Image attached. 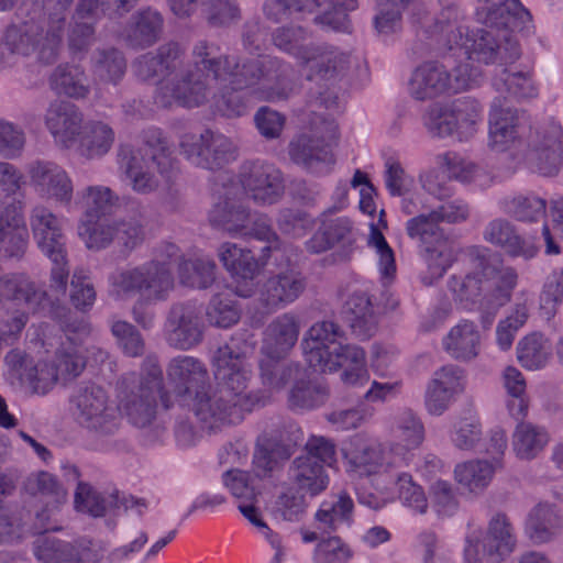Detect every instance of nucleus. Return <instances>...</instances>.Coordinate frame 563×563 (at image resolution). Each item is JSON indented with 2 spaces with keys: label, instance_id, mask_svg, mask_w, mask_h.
Listing matches in <instances>:
<instances>
[{
  "label": "nucleus",
  "instance_id": "obj_28",
  "mask_svg": "<svg viewBox=\"0 0 563 563\" xmlns=\"http://www.w3.org/2000/svg\"><path fill=\"white\" fill-rule=\"evenodd\" d=\"M483 238L487 243L500 249L506 255L525 261L534 258L540 250L536 236L520 235L510 221L501 218L487 223Z\"/></svg>",
  "mask_w": 563,
  "mask_h": 563
},
{
  "label": "nucleus",
  "instance_id": "obj_13",
  "mask_svg": "<svg viewBox=\"0 0 563 563\" xmlns=\"http://www.w3.org/2000/svg\"><path fill=\"white\" fill-rule=\"evenodd\" d=\"M120 175L137 195H151L168 190L178 175L174 158L164 154L147 157L141 148L122 144L117 152Z\"/></svg>",
  "mask_w": 563,
  "mask_h": 563
},
{
  "label": "nucleus",
  "instance_id": "obj_38",
  "mask_svg": "<svg viewBox=\"0 0 563 563\" xmlns=\"http://www.w3.org/2000/svg\"><path fill=\"white\" fill-rule=\"evenodd\" d=\"M523 530L533 544H547L562 532L563 517L556 506L540 503L529 511Z\"/></svg>",
  "mask_w": 563,
  "mask_h": 563
},
{
  "label": "nucleus",
  "instance_id": "obj_8",
  "mask_svg": "<svg viewBox=\"0 0 563 563\" xmlns=\"http://www.w3.org/2000/svg\"><path fill=\"white\" fill-rule=\"evenodd\" d=\"M78 333L81 338L88 335L89 325L86 321L65 324L64 339H59L54 346L53 355L46 350V358L36 363L20 349L7 353L3 363L7 377L12 384L26 385L33 394L46 395L58 380L67 382L79 376L85 368V360L79 345L73 341L70 334Z\"/></svg>",
  "mask_w": 563,
  "mask_h": 563
},
{
  "label": "nucleus",
  "instance_id": "obj_57",
  "mask_svg": "<svg viewBox=\"0 0 563 563\" xmlns=\"http://www.w3.org/2000/svg\"><path fill=\"white\" fill-rule=\"evenodd\" d=\"M206 317L210 325L228 329L236 324L241 318V309L235 296L229 291L217 292L206 308Z\"/></svg>",
  "mask_w": 563,
  "mask_h": 563
},
{
  "label": "nucleus",
  "instance_id": "obj_18",
  "mask_svg": "<svg viewBox=\"0 0 563 563\" xmlns=\"http://www.w3.org/2000/svg\"><path fill=\"white\" fill-rule=\"evenodd\" d=\"M514 528L504 514H496L488 522L487 531L472 529L465 537L463 563H483L484 559L498 563L516 549Z\"/></svg>",
  "mask_w": 563,
  "mask_h": 563
},
{
  "label": "nucleus",
  "instance_id": "obj_58",
  "mask_svg": "<svg viewBox=\"0 0 563 563\" xmlns=\"http://www.w3.org/2000/svg\"><path fill=\"white\" fill-rule=\"evenodd\" d=\"M280 358H264L260 363L262 384L271 393L282 391L291 379H297L300 365L283 363Z\"/></svg>",
  "mask_w": 563,
  "mask_h": 563
},
{
  "label": "nucleus",
  "instance_id": "obj_40",
  "mask_svg": "<svg viewBox=\"0 0 563 563\" xmlns=\"http://www.w3.org/2000/svg\"><path fill=\"white\" fill-rule=\"evenodd\" d=\"M389 489L393 503L399 501L402 507L417 515H424L429 509V501L424 488L407 471L394 474L390 471Z\"/></svg>",
  "mask_w": 563,
  "mask_h": 563
},
{
  "label": "nucleus",
  "instance_id": "obj_51",
  "mask_svg": "<svg viewBox=\"0 0 563 563\" xmlns=\"http://www.w3.org/2000/svg\"><path fill=\"white\" fill-rule=\"evenodd\" d=\"M345 351L338 357V371L341 382L350 387H363L371 378L366 363V353L363 347L356 344H347Z\"/></svg>",
  "mask_w": 563,
  "mask_h": 563
},
{
  "label": "nucleus",
  "instance_id": "obj_56",
  "mask_svg": "<svg viewBox=\"0 0 563 563\" xmlns=\"http://www.w3.org/2000/svg\"><path fill=\"white\" fill-rule=\"evenodd\" d=\"M91 70L97 80L117 85L125 74L126 60L117 48L97 49L91 56Z\"/></svg>",
  "mask_w": 563,
  "mask_h": 563
},
{
  "label": "nucleus",
  "instance_id": "obj_5",
  "mask_svg": "<svg viewBox=\"0 0 563 563\" xmlns=\"http://www.w3.org/2000/svg\"><path fill=\"white\" fill-rule=\"evenodd\" d=\"M487 146L496 153H522L529 168L543 176H554L563 168V129L548 119L532 124L523 110L495 97L488 110Z\"/></svg>",
  "mask_w": 563,
  "mask_h": 563
},
{
  "label": "nucleus",
  "instance_id": "obj_42",
  "mask_svg": "<svg viewBox=\"0 0 563 563\" xmlns=\"http://www.w3.org/2000/svg\"><path fill=\"white\" fill-rule=\"evenodd\" d=\"M330 387L322 379H302L294 382L288 391V406L300 412L317 410L330 399Z\"/></svg>",
  "mask_w": 563,
  "mask_h": 563
},
{
  "label": "nucleus",
  "instance_id": "obj_20",
  "mask_svg": "<svg viewBox=\"0 0 563 563\" xmlns=\"http://www.w3.org/2000/svg\"><path fill=\"white\" fill-rule=\"evenodd\" d=\"M344 331L333 321L314 322L305 333L301 349L308 365L321 373L338 372L339 355L349 343H344Z\"/></svg>",
  "mask_w": 563,
  "mask_h": 563
},
{
  "label": "nucleus",
  "instance_id": "obj_31",
  "mask_svg": "<svg viewBox=\"0 0 563 563\" xmlns=\"http://www.w3.org/2000/svg\"><path fill=\"white\" fill-rule=\"evenodd\" d=\"M316 136L299 135L289 144L291 161L312 174H327L334 164L330 146L324 142L323 130Z\"/></svg>",
  "mask_w": 563,
  "mask_h": 563
},
{
  "label": "nucleus",
  "instance_id": "obj_55",
  "mask_svg": "<svg viewBox=\"0 0 563 563\" xmlns=\"http://www.w3.org/2000/svg\"><path fill=\"white\" fill-rule=\"evenodd\" d=\"M352 511V498L347 494L341 493L321 503L316 512V520L324 529L335 531L343 526H350Z\"/></svg>",
  "mask_w": 563,
  "mask_h": 563
},
{
  "label": "nucleus",
  "instance_id": "obj_62",
  "mask_svg": "<svg viewBox=\"0 0 563 563\" xmlns=\"http://www.w3.org/2000/svg\"><path fill=\"white\" fill-rule=\"evenodd\" d=\"M368 246L376 257V267L384 285L390 284L397 273L395 253L383 233L372 223L368 236Z\"/></svg>",
  "mask_w": 563,
  "mask_h": 563
},
{
  "label": "nucleus",
  "instance_id": "obj_44",
  "mask_svg": "<svg viewBox=\"0 0 563 563\" xmlns=\"http://www.w3.org/2000/svg\"><path fill=\"white\" fill-rule=\"evenodd\" d=\"M48 81L51 89L58 96L80 100L90 93L87 75L78 65H58L51 74Z\"/></svg>",
  "mask_w": 563,
  "mask_h": 563
},
{
  "label": "nucleus",
  "instance_id": "obj_19",
  "mask_svg": "<svg viewBox=\"0 0 563 563\" xmlns=\"http://www.w3.org/2000/svg\"><path fill=\"white\" fill-rule=\"evenodd\" d=\"M357 0H266L264 13L267 19L280 22L290 18L295 12H314L317 24L328 26L335 31L347 30V11L355 10Z\"/></svg>",
  "mask_w": 563,
  "mask_h": 563
},
{
  "label": "nucleus",
  "instance_id": "obj_63",
  "mask_svg": "<svg viewBox=\"0 0 563 563\" xmlns=\"http://www.w3.org/2000/svg\"><path fill=\"white\" fill-rule=\"evenodd\" d=\"M74 0H42L41 8L35 7L32 14H36L37 19L46 26L48 31H53L63 42L66 25V19Z\"/></svg>",
  "mask_w": 563,
  "mask_h": 563
},
{
  "label": "nucleus",
  "instance_id": "obj_3",
  "mask_svg": "<svg viewBox=\"0 0 563 563\" xmlns=\"http://www.w3.org/2000/svg\"><path fill=\"white\" fill-rule=\"evenodd\" d=\"M254 347L247 332H236L213 352L211 367L218 388L212 393L203 389L190 399L191 411L203 429L236 424L265 404L261 390L250 389Z\"/></svg>",
  "mask_w": 563,
  "mask_h": 563
},
{
  "label": "nucleus",
  "instance_id": "obj_16",
  "mask_svg": "<svg viewBox=\"0 0 563 563\" xmlns=\"http://www.w3.org/2000/svg\"><path fill=\"white\" fill-rule=\"evenodd\" d=\"M483 122V107L471 97L449 103H435L423 115V125L435 137L455 136L460 141L472 139Z\"/></svg>",
  "mask_w": 563,
  "mask_h": 563
},
{
  "label": "nucleus",
  "instance_id": "obj_45",
  "mask_svg": "<svg viewBox=\"0 0 563 563\" xmlns=\"http://www.w3.org/2000/svg\"><path fill=\"white\" fill-rule=\"evenodd\" d=\"M346 473L351 477H366L372 481V488L357 487L355 489L357 500L361 505L377 510L393 503V495L389 489L390 471L384 470L373 474H361L352 471L349 459L343 454Z\"/></svg>",
  "mask_w": 563,
  "mask_h": 563
},
{
  "label": "nucleus",
  "instance_id": "obj_27",
  "mask_svg": "<svg viewBox=\"0 0 563 563\" xmlns=\"http://www.w3.org/2000/svg\"><path fill=\"white\" fill-rule=\"evenodd\" d=\"M44 124L54 143L60 148L68 150L76 145L84 117L74 103L54 100L45 111Z\"/></svg>",
  "mask_w": 563,
  "mask_h": 563
},
{
  "label": "nucleus",
  "instance_id": "obj_32",
  "mask_svg": "<svg viewBox=\"0 0 563 563\" xmlns=\"http://www.w3.org/2000/svg\"><path fill=\"white\" fill-rule=\"evenodd\" d=\"M30 234L23 213L13 203L0 201V251L5 258L21 260L29 247Z\"/></svg>",
  "mask_w": 563,
  "mask_h": 563
},
{
  "label": "nucleus",
  "instance_id": "obj_6",
  "mask_svg": "<svg viewBox=\"0 0 563 563\" xmlns=\"http://www.w3.org/2000/svg\"><path fill=\"white\" fill-rule=\"evenodd\" d=\"M178 257V247L168 243L162 254L141 264L117 266L108 275V294L114 300H131L134 321L143 329L154 325L155 313L148 306L166 301L175 288L172 262Z\"/></svg>",
  "mask_w": 563,
  "mask_h": 563
},
{
  "label": "nucleus",
  "instance_id": "obj_47",
  "mask_svg": "<svg viewBox=\"0 0 563 563\" xmlns=\"http://www.w3.org/2000/svg\"><path fill=\"white\" fill-rule=\"evenodd\" d=\"M289 476L297 487L311 496H317L327 489L329 475L324 467L310 456H297L289 468Z\"/></svg>",
  "mask_w": 563,
  "mask_h": 563
},
{
  "label": "nucleus",
  "instance_id": "obj_60",
  "mask_svg": "<svg viewBox=\"0 0 563 563\" xmlns=\"http://www.w3.org/2000/svg\"><path fill=\"white\" fill-rule=\"evenodd\" d=\"M78 235L89 250H102L115 240V222L100 219H80Z\"/></svg>",
  "mask_w": 563,
  "mask_h": 563
},
{
  "label": "nucleus",
  "instance_id": "obj_1",
  "mask_svg": "<svg viewBox=\"0 0 563 563\" xmlns=\"http://www.w3.org/2000/svg\"><path fill=\"white\" fill-rule=\"evenodd\" d=\"M217 52L216 45L199 41L191 63L185 64L184 49L172 42L155 55H142L133 67L143 80L158 78L154 102L162 108H195L209 102L214 111L234 118L247 112L246 97L274 102L291 95L289 64L269 56L241 64L235 57H217Z\"/></svg>",
  "mask_w": 563,
  "mask_h": 563
},
{
  "label": "nucleus",
  "instance_id": "obj_15",
  "mask_svg": "<svg viewBox=\"0 0 563 563\" xmlns=\"http://www.w3.org/2000/svg\"><path fill=\"white\" fill-rule=\"evenodd\" d=\"M407 235L418 243L427 272L422 276L424 285H432L451 267L454 254L449 240L437 219V213L429 210L419 213L406 222Z\"/></svg>",
  "mask_w": 563,
  "mask_h": 563
},
{
  "label": "nucleus",
  "instance_id": "obj_61",
  "mask_svg": "<svg viewBox=\"0 0 563 563\" xmlns=\"http://www.w3.org/2000/svg\"><path fill=\"white\" fill-rule=\"evenodd\" d=\"M222 484L236 504L257 501L261 494L257 476L246 471L229 470L222 475Z\"/></svg>",
  "mask_w": 563,
  "mask_h": 563
},
{
  "label": "nucleus",
  "instance_id": "obj_22",
  "mask_svg": "<svg viewBox=\"0 0 563 563\" xmlns=\"http://www.w3.org/2000/svg\"><path fill=\"white\" fill-rule=\"evenodd\" d=\"M13 302L27 312L59 318L63 307L55 305L47 297V291L36 285L24 272H11L0 278V303Z\"/></svg>",
  "mask_w": 563,
  "mask_h": 563
},
{
  "label": "nucleus",
  "instance_id": "obj_52",
  "mask_svg": "<svg viewBox=\"0 0 563 563\" xmlns=\"http://www.w3.org/2000/svg\"><path fill=\"white\" fill-rule=\"evenodd\" d=\"M346 318L353 333L360 339L372 336L376 330L377 320L365 292H354L346 301Z\"/></svg>",
  "mask_w": 563,
  "mask_h": 563
},
{
  "label": "nucleus",
  "instance_id": "obj_10",
  "mask_svg": "<svg viewBox=\"0 0 563 563\" xmlns=\"http://www.w3.org/2000/svg\"><path fill=\"white\" fill-rule=\"evenodd\" d=\"M518 274L511 267L500 271L484 268L463 278L452 276L449 289L466 310H487L492 316L483 318L484 327H489L495 312L507 303L517 286Z\"/></svg>",
  "mask_w": 563,
  "mask_h": 563
},
{
  "label": "nucleus",
  "instance_id": "obj_59",
  "mask_svg": "<svg viewBox=\"0 0 563 563\" xmlns=\"http://www.w3.org/2000/svg\"><path fill=\"white\" fill-rule=\"evenodd\" d=\"M551 355V344L541 333H531L521 339L517 345V358L527 369L543 367Z\"/></svg>",
  "mask_w": 563,
  "mask_h": 563
},
{
  "label": "nucleus",
  "instance_id": "obj_36",
  "mask_svg": "<svg viewBox=\"0 0 563 563\" xmlns=\"http://www.w3.org/2000/svg\"><path fill=\"white\" fill-rule=\"evenodd\" d=\"M504 466L501 459L474 457L457 463L453 475L455 482L472 495L483 494L493 483L496 473Z\"/></svg>",
  "mask_w": 563,
  "mask_h": 563
},
{
  "label": "nucleus",
  "instance_id": "obj_29",
  "mask_svg": "<svg viewBox=\"0 0 563 563\" xmlns=\"http://www.w3.org/2000/svg\"><path fill=\"white\" fill-rule=\"evenodd\" d=\"M300 329V318L292 311L273 318L263 331V355L268 358H284L296 345Z\"/></svg>",
  "mask_w": 563,
  "mask_h": 563
},
{
  "label": "nucleus",
  "instance_id": "obj_41",
  "mask_svg": "<svg viewBox=\"0 0 563 563\" xmlns=\"http://www.w3.org/2000/svg\"><path fill=\"white\" fill-rule=\"evenodd\" d=\"M218 256L232 276L251 283L258 275L261 268L267 264L263 263L262 256L256 260L251 250L231 242L220 245Z\"/></svg>",
  "mask_w": 563,
  "mask_h": 563
},
{
  "label": "nucleus",
  "instance_id": "obj_9",
  "mask_svg": "<svg viewBox=\"0 0 563 563\" xmlns=\"http://www.w3.org/2000/svg\"><path fill=\"white\" fill-rule=\"evenodd\" d=\"M301 26L277 27L271 35L273 45L296 58L306 77L317 86V100L325 109L338 108L336 84L349 68V55L328 44H311Z\"/></svg>",
  "mask_w": 563,
  "mask_h": 563
},
{
  "label": "nucleus",
  "instance_id": "obj_25",
  "mask_svg": "<svg viewBox=\"0 0 563 563\" xmlns=\"http://www.w3.org/2000/svg\"><path fill=\"white\" fill-rule=\"evenodd\" d=\"M234 187L225 185L214 191L213 203L208 212L211 227L227 232L233 238H241L252 217V209L234 197Z\"/></svg>",
  "mask_w": 563,
  "mask_h": 563
},
{
  "label": "nucleus",
  "instance_id": "obj_4",
  "mask_svg": "<svg viewBox=\"0 0 563 563\" xmlns=\"http://www.w3.org/2000/svg\"><path fill=\"white\" fill-rule=\"evenodd\" d=\"M166 379L164 386L155 354L144 357L139 372H128L119 378L118 397L130 423L137 428L151 426L156 416V393L165 409L188 405L189 399L208 386L209 372L200 358L181 354L167 363Z\"/></svg>",
  "mask_w": 563,
  "mask_h": 563
},
{
  "label": "nucleus",
  "instance_id": "obj_12",
  "mask_svg": "<svg viewBox=\"0 0 563 563\" xmlns=\"http://www.w3.org/2000/svg\"><path fill=\"white\" fill-rule=\"evenodd\" d=\"M482 80V71L470 63L454 66L451 73L444 64L428 60L412 70L407 90L415 100L426 101L473 89L479 86Z\"/></svg>",
  "mask_w": 563,
  "mask_h": 563
},
{
  "label": "nucleus",
  "instance_id": "obj_48",
  "mask_svg": "<svg viewBox=\"0 0 563 563\" xmlns=\"http://www.w3.org/2000/svg\"><path fill=\"white\" fill-rule=\"evenodd\" d=\"M120 197L110 187L90 185L77 192V201L84 209L80 219H100L119 206Z\"/></svg>",
  "mask_w": 563,
  "mask_h": 563
},
{
  "label": "nucleus",
  "instance_id": "obj_14",
  "mask_svg": "<svg viewBox=\"0 0 563 563\" xmlns=\"http://www.w3.org/2000/svg\"><path fill=\"white\" fill-rule=\"evenodd\" d=\"M29 14L27 20L8 26L0 38L1 66H13L18 57L31 54H35L44 64H52L57 59L63 42L53 31L46 29L36 14Z\"/></svg>",
  "mask_w": 563,
  "mask_h": 563
},
{
  "label": "nucleus",
  "instance_id": "obj_24",
  "mask_svg": "<svg viewBox=\"0 0 563 563\" xmlns=\"http://www.w3.org/2000/svg\"><path fill=\"white\" fill-rule=\"evenodd\" d=\"M26 174L34 194L44 201L70 209L74 180L60 165L51 161H35L27 165Z\"/></svg>",
  "mask_w": 563,
  "mask_h": 563
},
{
  "label": "nucleus",
  "instance_id": "obj_49",
  "mask_svg": "<svg viewBox=\"0 0 563 563\" xmlns=\"http://www.w3.org/2000/svg\"><path fill=\"white\" fill-rule=\"evenodd\" d=\"M241 238H252L269 243L262 250L263 263H268L271 257L277 261L279 255H285L288 252L287 246L280 242L277 233L274 231L268 214L257 210H252V217Z\"/></svg>",
  "mask_w": 563,
  "mask_h": 563
},
{
  "label": "nucleus",
  "instance_id": "obj_37",
  "mask_svg": "<svg viewBox=\"0 0 563 563\" xmlns=\"http://www.w3.org/2000/svg\"><path fill=\"white\" fill-rule=\"evenodd\" d=\"M443 350L455 361L471 362L482 350V333L474 321L461 319L442 339Z\"/></svg>",
  "mask_w": 563,
  "mask_h": 563
},
{
  "label": "nucleus",
  "instance_id": "obj_2",
  "mask_svg": "<svg viewBox=\"0 0 563 563\" xmlns=\"http://www.w3.org/2000/svg\"><path fill=\"white\" fill-rule=\"evenodd\" d=\"M476 16L487 29L470 34L456 7L444 8L435 19H419L418 36L443 58H465L479 64L511 65L520 57L514 33L531 22L530 12L519 0H478Z\"/></svg>",
  "mask_w": 563,
  "mask_h": 563
},
{
  "label": "nucleus",
  "instance_id": "obj_35",
  "mask_svg": "<svg viewBox=\"0 0 563 563\" xmlns=\"http://www.w3.org/2000/svg\"><path fill=\"white\" fill-rule=\"evenodd\" d=\"M437 163L444 169L450 180H456L471 189L483 190L494 184L495 177L488 168L455 152L439 155Z\"/></svg>",
  "mask_w": 563,
  "mask_h": 563
},
{
  "label": "nucleus",
  "instance_id": "obj_64",
  "mask_svg": "<svg viewBox=\"0 0 563 563\" xmlns=\"http://www.w3.org/2000/svg\"><path fill=\"white\" fill-rule=\"evenodd\" d=\"M256 503L257 501H243L238 505V509L243 517L258 530L275 551L272 563H282L286 558V548L283 544L280 536L274 532L263 520L260 509L255 506Z\"/></svg>",
  "mask_w": 563,
  "mask_h": 563
},
{
  "label": "nucleus",
  "instance_id": "obj_30",
  "mask_svg": "<svg viewBox=\"0 0 563 563\" xmlns=\"http://www.w3.org/2000/svg\"><path fill=\"white\" fill-rule=\"evenodd\" d=\"M25 490L46 504L45 509L36 514L40 527L32 533L57 530L56 526H52L47 521L58 506L66 501L67 492L56 476L45 471L32 473L25 481Z\"/></svg>",
  "mask_w": 563,
  "mask_h": 563
},
{
  "label": "nucleus",
  "instance_id": "obj_46",
  "mask_svg": "<svg viewBox=\"0 0 563 563\" xmlns=\"http://www.w3.org/2000/svg\"><path fill=\"white\" fill-rule=\"evenodd\" d=\"M501 100L507 102V98L514 100L532 99L538 96V88L529 73L515 71L507 67H501L494 76L492 82Z\"/></svg>",
  "mask_w": 563,
  "mask_h": 563
},
{
  "label": "nucleus",
  "instance_id": "obj_50",
  "mask_svg": "<svg viewBox=\"0 0 563 563\" xmlns=\"http://www.w3.org/2000/svg\"><path fill=\"white\" fill-rule=\"evenodd\" d=\"M214 277L216 263L203 254L183 257L178 264V278L186 287L206 289L213 283Z\"/></svg>",
  "mask_w": 563,
  "mask_h": 563
},
{
  "label": "nucleus",
  "instance_id": "obj_26",
  "mask_svg": "<svg viewBox=\"0 0 563 563\" xmlns=\"http://www.w3.org/2000/svg\"><path fill=\"white\" fill-rule=\"evenodd\" d=\"M306 279L288 268L269 276L258 288L257 300L266 312H275L294 303L303 292Z\"/></svg>",
  "mask_w": 563,
  "mask_h": 563
},
{
  "label": "nucleus",
  "instance_id": "obj_7",
  "mask_svg": "<svg viewBox=\"0 0 563 563\" xmlns=\"http://www.w3.org/2000/svg\"><path fill=\"white\" fill-rule=\"evenodd\" d=\"M388 441L369 444L361 434L352 437L342 449L354 472L373 474L399 466H411L416 451L426 441L427 431L421 417L411 408H401L385 421Z\"/></svg>",
  "mask_w": 563,
  "mask_h": 563
},
{
  "label": "nucleus",
  "instance_id": "obj_33",
  "mask_svg": "<svg viewBox=\"0 0 563 563\" xmlns=\"http://www.w3.org/2000/svg\"><path fill=\"white\" fill-rule=\"evenodd\" d=\"M358 239V230L347 217H324L317 232L306 242L311 253H322L334 246L351 249Z\"/></svg>",
  "mask_w": 563,
  "mask_h": 563
},
{
  "label": "nucleus",
  "instance_id": "obj_43",
  "mask_svg": "<svg viewBox=\"0 0 563 563\" xmlns=\"http://www.w3.org/2000/svg\"><path fill=\"white\" fill-rule=\"evenodd\" d=\"M550 434L545 427L530 421H520L511 434V450L517 459L531 461L549 444Z\"/></svg>",
  "mask_w": 563,
  "mask_h": 563
},
{
  "label": "nucleus",
  "instance_id": "obj_17",
  "mask_svg": "<svg viewBox=\"0 0 563 563\" xmlns=\"http://www.w3.org/2000/svg\"><path fill=\"white\" fill-rule=\"evenodd\" d=\"M117 398L118 406L104 388L93 384L80 386L70 399L74 418L80 427L91 432L112 434L120 424L119 410L126 416Z\"/></svg>",
  "mask_w": 563,
  "mask_h": 563
},
{
  "label": "nucleus",
  "instance_id": "obj_23",
  "mask_svg": "<svg viewBox=\"0 0 563 563\" xmlns=\"http://www.w3.org/2000/svg\"><path fill=\"white\" fill-rule=\"evenodd\" d=\"M205 330L200 307L195 302H178L168 310L163 335L170 347L190 351L201 344Z\"/></svg>",
  "mask_w": 563,
  "mask_h": 563
},
{
  "label": "nucleus",
  "instance_id": "obj_53",
  "mask_svg": "<svg viewBox=\"0 0 563 563\" xmlns=\"http://www.w3.org/2000/svg\"><path fill=\"white\" fill-rule=\"evenodd\" d=\"M224 144L223 134L205 130L200 133H185L179 141V150L185 159L201 168V165L208 164L203 154L207 146L213 145L217 148H222Z\"/></svg>",
  "mask_w": 563,
  "mask_h": 563
},
{
  "label": "nucleus",
  "instance_id": "obj_11",
  "mask_svg": "<svg viewBox=\"0 0 563 563\" xmlns=\"http://www.w3.org/2000/svg\"><path fill=\"white\" fill-rule=\"evenodd\" d=\"M29 224L37 249L52 262L49 288L55 298L53 299L48 294L47 297L65 309L60 311L59 318H54L60 321L68 312L67 307L60 303L59 297L65 296L69 277L62 220L51 208L37 203L30 210Z\"/></svg>",
  "mask_w": 563,
  "mask_h": 563
},
{
  "label": "nucleus",
  "instance_id": "obj_21",
  "mask_svg": "<svg viewBox=\"0 0 563 563\" xmlns=\"http://www.w3.org/2000/svg\"><path fill=\"white\" fill-rule=\"evenodd\" d=\"M245 196L260 207L278 203L285 196V178L279 168L265 161L245 162L239 173Z\"/></svg>",
  "mask_w": 563,
  "mask_h": 563
},
{
  "label": "nucleus",
  "instance_id": "obj_54",
  "mask_svg": "<svg viewBox=\"0 0 563 563\" xmlns=\"http://www.w3.org/2000/svg\"><path fill=\"white\" fill-rule=\"evenodd\" d=\"M449 437L455 449L475 450L483 438V428L477 413L468 409L459 416L452 423Z\"/></svg>",
  "mask_w": 563,
  "mask_h": 563
},
{
  "label": "nucleus",
  "instance_id": "obj_34",
  "mask_svg": "<svg viewBox=\"0 0 563 563\" xmlns=\"http://www.w3.org/2000/svg\"><path fill=\"white\" fill-rule=\"evenodd\" d=\"M163 27L162 13L152 7H146L132 14L129 23L118 33V36L129 46L145 48L154 45L161 38Z\"/></svg>",
  "mask_w": 563,
  "mask_h": 563
},
{
  "label": "nucleus",
  "instance_id": "obj_39",
  "mask_svg": "<svg viewBox=\"0 0 563 563\" xmlns=\"http://www.w3.org/2000/svg\"><path fill=\"white\" fill-rule=\"evenodd\" d=\"M115 141L112 126L101 120H89L82 124L77 139V152L86 159H99L106 156Z\"/></svg>",
  "mask_w": 563,
  "mask_h": 563
}]
</instances>
